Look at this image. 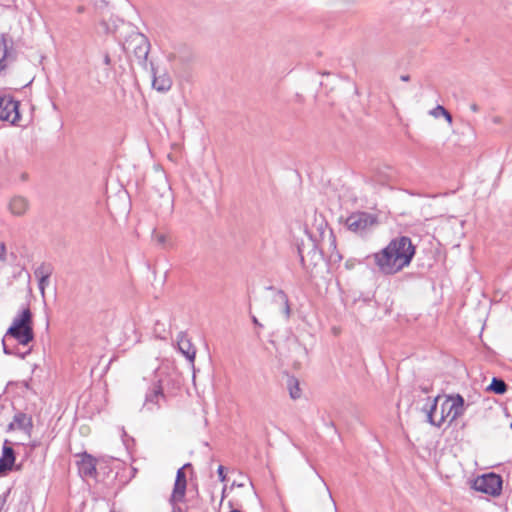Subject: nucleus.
I'll list each match as a JSON object with an SVG mask.
<instances>
[{
  "instance_id": "obj_1",
  "label": "nucleus",
  "mask_w": 512,
  "mask_h": 512,
  "mask_svg": "<svg viewBox=\"0 0 512 512\" xmlns=\"http://www.w3.org/2000/svg\"><path fill=\"white\" fill-rule=\"evenodd\" d=\"M416 248L407 236L392 239L389 244L373 254V259L379 271L385 275H394L409 266Z\"/></svg>"
},
{
  "instance_id": "obj_2",
  "label": "nucleus",
  "mask_w": 512,
  "mask_h": 512,
  "mask_svg": "<svg viewBox=\"0 0 512 512\" xmlns=\"http://www.w3.org/2000/svg\"><path fill=\"white\" fill-rule=\"evenodd\" d=\"M440 396L435 397L429 407L424 408L427 421L435 426L441 427L445 421L450 423L462 416L465 412L464 398L460 394L447 395L441 403L440 413L437 412V404Z\"/></svg>"
},
{
  "instance_id": "obj_3",
  "label": "nucleus",
  "mask_w": 512,
  "mask_h": 512,
  "mask_svg": "<svg viewBox=\"0 0 512 512\" xmlns=\"http://www.w3.org/2000/svg\"><path fill=\"white\" fill-rule=\"evenodd\" d=\"M5 337L7 341L13 339L23 347L34 340L32 312L29 307L22 308L14 317Z\"/></svg>"
},
{
  "instance_id": "obj_4",
  "label": "nucleus",
  "mask_w": 512,
  "mask_h": 512,
  "mask_svg": "<svg viewBox=\"0 0 512 512\" xmlns=\"http://www.w3.org/2000/svg\"><path fill=\"white\" fill-rule=\"evenodd\" d=\"M123 49L128 56H133L139 65L146 68L150 50L148 39L141 33L131 34L124 42Z\"/></svg>"
},
{
  "instance_id": "obj_5",
  "label": "nucleus",
  "mask_w": 512,
  "mask_h": 512,
  "mask_svg": "<svg viewBox=\"0 0 512 512\" xmlns=\"http://www.w3.org/2000/svg\"><path fill=\"white\" fill-rule=\"evenodd\" d=\"M503 480L496 473H487L478 476L473 482V488L492 497H497L502 492Z\"/></svg>"
},
{
  "instance_id": "obj_6",
  "label": "nucleus",
  "mask_w": 512,
  "mask_h": 512,
  "mask_svg": "<svg viewBox=\"0 0 512 512\" xmlns=\"http://www.w3.org/2000/svg\"><path fill=\"white\" fill-rule=\"evenodd\" d=\"M162 382V379L157 380L146 392L141 411L156 412L162 407L163 403L166 402V395L164 394Z\"/></svg>"
},
{
  "instance_id": "obj_7",
  "label": "nucleus",
  "mask_w": 512,
  "mask_h": 512,
  "mask_svg": "<svg viewBox=\"0 0 512 512\" xmlns=\"http://www.w3.org/2000/svg\"><path fill=\"white\" fill-rule=\"evenodd\" d=\"M187 467H191L190 463L185 464L181 468L177 470L176 479L173 487L172 494L170 496L169 502L171 506L174 508V512L180 511L179 503L183 502L186 494L187 480L185 469Z\"/></svg>"
},
{
  "instance_id": "obj_8",
  "label": "nucleus",
  "mask_w": 512,
  "mask_h": 512,
  "mask_svg": "<svg viewBox=\"0 0 512 512\" xmlns=\"http://www.w3.org/2000/svg\"><path fill=\"white\" fill-rule=\"evenodd\" d=\"M376 223V219L369 213L357 212L351 214L346 225L352 232L363 234Z\"/></svg>"
},
{
  "instance_id": "obj_9",
  "label": "nucleus",
  "mask_w": 512,
  "mask_h": 512,
  "mask_svg": "<svg viewBox=\"0 0 512 512\" xmlns=\"http://www.w3.org/2000/svg\"><path fill=\"white\" fill-rule=\"evenodd\" d=\"M20 102L2 95V122H8L13 126H22L20 124L21 115L19 112Z\"/></svg>"
},
{
  "instance_id": "obj_10",
  "label": "nucleus",
  "mask_w": 512,
  "mask_h": 512,
  "mask_svg": "<svg viewBox=\"0 0 512 512\" xmlns=\"http://www.w3.org/2000/svg\"><path fill=\"white\" fill-rule=\"evenodd\" d=\"M32 428V417L23 412H17L13 417V421L8 425L7 431L21 430L30 435Z\"/></svg>"
},
{
  "instance_id": "obj_11",
  "label": "nucleus",
  "mask_w": 512,
  "mask_h": 512,
  "mask_svg": "<svg viewBox=\"0 0 512 512\" xmlns=\"http://www.w3.org/2000/svg\"><path fill=\"white\" fill-rule=\"evenodd\" d=\"M30 207L29 200L21 195L13 196L7 203V209L13 216H23Z\"/></svg>"
},
{
  "instance_id": "obj_12",
  "label": "nucleus",
  "mask_w": 512,
  "mask_h": 512,
  "mask_svg": "<svg viewBox=\"0 0 512 512\" xmlns=\"http://www.w3.org/2000/svg\"><path fill=\"white\" fill-rule=\"evenodd\" d=\"M78 471L81 477H95L97 474L96 459L84 453L78 462Z\"/></svg>"
},
{
  "instance_id": "obj_13",
  "label": "nucleus",
  "mask_w": 512,
  "mask_h": 512,
  "mask_svg": "<svg viewBox=\"0 0 512 512\" xmlns=\"http://www.w3.org/2000/svg\"><path fill=\"white\" fill-rule=\"evenodd\" d=\"M152 86L159 92H167L172 86V79L166 72H159L152 66Z\"/></svg>"
},
{
  "instance_id": "obj_14",
  "label": "nucleus",
  "mask_w": 512,
  "mask_h": 512,
  "mask_svg": "<svg viewBox=\"0 0 512 512\" xmlns=\"http://www.w3.org/2000/svg\"><path fill=\"white\" fill-rule=\"evenodd\" d=\"M177 345L179 351L191 362L193 363L196 356V349L187 338L184 333H180L177 338Z\"/></svg>"
},
{
  "instance_id": "obj_15",
  "label": "nucleus",
  "mask_w": 512,
  "mask_h": 512,
  "mask_svg": "<svg viewBox=\"0 0 512 512\" xmlns=\"http://www.w3.org/2000/svg\"><path fill=\"white\" fill-rule=\"evenodd\" d=\"M20 470V466H15V453L12 447H2V474L7 471Z\"/></svg>"
},
{
  "instance_id": "obj_16",
  "label": "nucleus",
  "mask_w": 512,
  "mask_h": 512,
  "mask_svg": "<svg viewBox=\"0 0 512 512\" xmlns=\"http://www.w3.org/2000/svg\"><path fill=\"white\" fill-rule=\"evenodd\" d=\"M269 290L273 291V302L279 305L281 312L284 314L286 319H289L291 316V309L289 305V299L286 293L282 290H277L272 287H269Z\"/></svg>"
},
{
  "instance_id": "obj_17",
  "label": "nucleus",
  "mask_w": 512,
  "mask_h": 512,
  "mask_svg": "<svg viewBox=\"0 0 512 512\" xmlns=\"http://www.w3.org/2000/svg\"><path fill=\"white\" fill-rule=\"evenodd\" d=\"M2 46L4 49L3 55H2V70H3L5 67L3 62L16 60L17 51L12 46L11 47L8 46L7 40L3 35H2Z\"/></svg>"
},
{
  "instance_id": "obj_18",
  "label": "nucleus",
  "mask_w": 512,
  "mask_h": 512,
  "mask_svg": "<svg viewBox=\"0 0 512 512\" xmlns=\"http://www.w3.org/2000/svg\"><path fill=\"white\" fill-rule=\"evenodd\" d=\"M487 391L502 395L507 391V384L502 379L494 377L487 387Z\"/></svg>"
},
{
  "instance_id": "obj_19",
  "label": "nucleus",
  "mask_w": 512,
  "mask_h": 512,
  "mask_svg": "<svg viewBox=\"0 0 512 512\" xmlns=\"http://www.w3.org/2000/svg\"><path fill=\"white\" fill-rule=\"evenodd\" d=\"M53 266L50 263H41L35 270L36 278H50L53 273Z\"/></svg>"
},
{
  "instance_id": "obj_20",
  "label": "nucleus",
  "mask_w": 512,
  "mask_h": 512,
  "mask_svg": "<svg viewBox=\"0 0 512 512\" xmlns=\"http://www.w3.org/2000/svg\"><path fill=\"white\" fill-rule=\"evenodd\" d=\"M287 386L289 389V394L292 399H298L301 396V389L299 387V382L296 378L290 377L287 380Z\"/></svg>"
},
{
  "instance_id": "obj_21",
  "label": "nucleus",
  "mask_w": 512,
  "mask_h": 512,
  "mask_svg": "<svg viewBox=\"0 0 512 512\" xmlns=\"http://www.w3.org/2000/svg\"><path fill=\"white\" fill-rule=\"evenodd\" d=\"M429 113L435 118L443 116L448 123H452V115L441 105H437Z\"/></svg>"
},
{
  "instance_id": "obj_22",
  "label": "nucleus",
  "mask_w": 512,
  "mask_h": 512,
  "mask_svg": "<svg viewBox=\"0 0 512 512\" xmlns=\"http://www.w3.org/2000/svg\"><path fill=\"white\" fill-rule=\"evenodd\" d=\"M2 347L5 354H14L17 356H20L21 358H25L26 355H28L31 352V348H28L25 351H20L19 349L14 350L10 348V346L2 339Z\"/></svg>"
},
{
  "instance_id": "obj_23",
  "label": "nucleus",
  "mask_w": 512,
  "mask_h": 512,
  "mask_svg": "<svg viewBox=\"0 0 512 512\" xmlns=\"http://www.w3.org/2000/svg\"><path fill=\"white\" fill-rule=\"evenodd\" d=\"M153 240L163 248L167 247L170 244L169 237L165 233H154Z\"/></svg>"
},
{
  "instance_id": "obj_24",
  "label": "nucleus",
  "mask_w": 512,
  "mask_h": 512,
  "mask_svg": "<svg viewBox=\"0 0 512 512\" xmlns=\"http://www.w3.org/2000/svg\"><path fill=\"white\" fill-rule=\"evenodd\" d=\"M38 279V288L42 295V297H45V289L49 285V279L50 278H37Z\"/></svg>"
},
{
  "instance_id": "obj_25",
  "label": "nucleus",
  "mask_w": 512,
  "mask_h": 512,
  "mask_svg": "<svg viewBox=\"0 0 512 512\" xmlns=\"http://www.w3.org/2000/svg\"><path fill=\"white\" fill-rule=\"evenodd\" d=\"M217 473L219 476L220 481L224 482L226 479L225 473H224V467L220 465L217 469Z\"/></svg>"
},
{
  "instance_id": "obj_26",
  "label": "nucleus",
  "mask_w": 512,
  "mask_h": 512,
  "mask_svg": "<svg viewBox=\"0 0 512 512\" xmlns=\"http://www.w3.org/2000/svg\"><path fill=\"white\" fill-rule=\"evenodd\" d=\"M104 64L105 65H110L111 64V58H110V56L108 54H106L104 56Z\"/></svg>"
},
{
  "instance_id": "obj_27",
  "label": "nucleus",
  "mask_w": 512,
  "mask_h": 512,
  "mask_svg": "<svg viewBox=\"0 0 512 512\" xmlns=\"http://www.w3.org/2000/svg\"><path fill=\"white\" fill-rule=\"evenodd\" d=\"M470 109L473 111V112H478L479 108H478V105L473 103L470 105Z\"/></svg>"
},
{
  "instance_id": "obj_28",
  "label": "nucleus",
  "mask_w": 512,
  "mask_h": 512,
  "mask_svg": "<svg viewBox=\"0 0 512 512\" xmlns=\"http://www.w3.org/2000/svg\"><path fill=\"white\" fill-rule=\"evenodd\" d=\"M320 479H321V481H322V483H323V485H324V487H325L326 491L328 492L329 497L332 499V495H331V493H330V491H329L328 486L326 485V483L324 482V480H323L321 477H320Z\"/></svg>"
},
{
  "instance_id": "obj_29",
  "label": "nucleus",
  "mask_w": 512,
  "mask_h": 512,
  "mask_svg": "<svg viewBox=\"0 0 512 512\" xmlns=\"http://www.w3.org/2000/svg\"><path fill=\"white\" fill-rule=\"evenodd\" d=\"M252 321H253V323H254L255 325H257V326H259V327H262V324H261V323H259L258 319H257L255 316H253V317H252Z\"/></svg>"
},
{
  "instance_id": "obj_30",
  "label": "nucleus",
  "mask_w": 512,
  "mask_h": 512,
  "mask_svg": "<svg viewBox=\"0 0 512 512\" xmlns=\"http://www.w3.org/2000/svg\"><path fill=\"white\" fill-rule=\"evenodd\" d=\"M400 79H401L402 81L407 82V81H409V80H410V76H409V75H402V76L400 77Z\"/></svg>"
},
{
  "instance_id": "obj_31",
  "label": "nucleus",
  "mask_w": 512,
  "mask_h": 512,
  "mask_svg": "<svg viewBox=\"0 0 512 512\" xmlns=\"http://www.w3.org/2000/svg\"><path fill=\"white\" fill-rule=\"evenodd\" d=\"M21 180L22 181H26L27 180V174L26 173H22L21 174Z\"/></svg>"
},
{
  "instance_id": "obj_32",
  "label": "nucleus",
  "mask_w": 512,
  "mask_h": 512,
  "mask_svg": "<svg viewBox=\"0 0 512 512\" xmlns=\"http://www.w3.org/2000/svg\"><path fill=\"white\" fill-rule=\"evenodd\" d=\"M1 249H2V255H3V254H4V252H5V246H4V244H2Z\"/></svg>"
},
{
  "instance_id": "obj_33",
  "label": "nucleus",
  "mask_w": 512,
  "mask_h": 512,
  "mask_svg": "<svg viewBox=\"0 0 512 512\" xmlns=\"http://www.w3.org/2000/svg\"><path fill=\"white\" fill-rule=\"evenodd\" d=\"M230 512H240V511L235 509V510H231Z\"/></svg>"
}]
</instances>
